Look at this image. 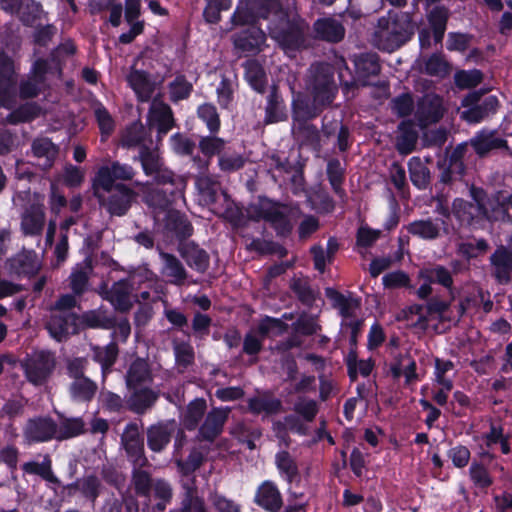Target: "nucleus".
I'll return each mask as SVG.
<instances>
[{
	"instance_id": "nucleus-1",
	"label": "nucleus",
	"mask_w": 512,
	"mask_h": 512,
	"mask_svg": "<svg viewBox=\"0 0 512 512\" xmlns=\"http://www.w3.org/2000/svg\"><path fill=\"white\" fill-rule=\"evenodd\" d=\"M416 30V23L410 12L389 11L388 16L378 19L373 33L375 46L384 52H394L409 42Z\"/></svg>"
},
{
	"instance_id": "nucleus-2",
	"label": "nucleus",
	"mask_w": 512,
	"mask_h": 512,
	"mask_svg": "<svg viewBox=\"0 0 512 512\" xmlns=\"http://www.w3.org/2000/svg\"><path fill=\"white\" fill-rule=\"evenodd\" d=\"M308 22L298 13L287 9L268 24L270 36L284 50L299 51L307 47Z\"/></svg>"
},
{
	"instance_id": "nucleus-3",
	"label": "nucleus",
	"mask_w": 512,
	"mask_h": 512,
	"mask_svg": "<svg viewBox=\"0 0 512 512\" xmlns=\"http://www.w3.org/2000/svg\"><path fill=\"white\" fill-rule=\"evenodd\" d=\"M251 211L253 221L268 223L278 238L287 239L291 236L294 225L290 218L289 204L271 199L266 195H259Z\"/></svg>"
},
{
	"instance_id": "nucleus-4",
	"label": "nucleus",
	"mask_w": 512,
	"mask_h": 512,
	"mask_svg": "<svg viewBox=\"0 0 512 512\" xmlns=\"http://www.w3.org/2000/svg\"><path fill=\"white\" fill-rule=\"evenodd\" d=\"M109 196L105 198L94 189V195L98 202L111 216L122 217L130 210L133 202L136 201L138 193L130 186L123 183H116Z\"/></svg>"
},
{
	"instance_id": "nucleus-5",
	"label": "nucleus",
	"mask_w": 512,
	"mask_h": 512,
	"mask_svg": "<svg viewBox=\"0 0 512 512\" xmlns=\"http://www.w3.org/2000/svg\"><path fill=\"white\" fill-rule=\"evenodd\" d=\"M311 88L312 96L328 105L332 104L337 93L332 65L325 62L312 65Z\"/></svg>"
},
{
	"instance_id": "nucleus-6",
	"label": "nucleus",
	"mask_w": 512,
	"mask_h": 512,
	"mask_svg": "<svg viewBox=\"0 0 512 512\" xmlns=\"http://www.w3.org/2000/svg\"><path fill=\"white\" fill-rule=\"evenodd\" d=\"M55 366L54 354L48 350L34 353L23 364L26 379L35 386L45 384L52 375Z\"/></svg>"
},
{
	"instance_id": "nucleus-7",
	"label": "nucleus",
	"mask_w": 512,
	"mask_h": 512,
	"mask_svg": "<svg viewBox=\"0 0 512 512\" xmlns=\"http://www.w3.org/2000/svg\"><path fill=\"white\" fill-rule=\"evenodd\" d=\"M315 96L310 97L303 92L293 93L291 101V118L293 125L307 124L316 119L329 107Z\"/></svg>"
},
{
	"instance_id": "nucleus-8",
	"label": "nucleus",
	"mask_w": 512,
	"mask_h": 512,
	"mask_svg": "<svg viewBox=\"0 0 512 512\" xmlns=\"http://www.w3.org/2000/svg\"><path fill=\"white\" fill-rule=\"evenodd\" d=\"M22 435L29 446L56 440V421L49 415L31 417L23 426Z\"/></svg>"
},
{
	"instance_id": "nucleus-9",
	"label": "nucleus",
	"mask_w": 512,
	"mask_h": 512,
	"mask_svg": "<svg viewBox=\"0 0 512 512\" xmlns=\"http://www.w3.org/2000/svg\"><path fill=\"white\" fill-rule=\"evenodd\" d=\"M181 186L182 183L179 181L176 187L166 186L150 189L144 195V202L157 213H168L169 210H175L181 202L185 201Z\"/></svg>"
},
{
	"instance_id": "nucleus-10",
	"label": "nucleus",
	"mask_w": 512,
	"mask_h": 512,
	"mask_svg": "<svg viewBox=\"0 0 512 512\" xmlns=\"http://www.w3.org/2000/svg\"><path fill=\"white\" fill-rule=\"evenodd\" d=\"M231 411L232 408L228 406L211 408L197 429L196 439L213 443L223 433Z\"/></svg>"
},
{
	"instance_id": "nucleus-11",
	"label": "nucleus",
	"mask_w": 512,
	"mask_h": 512,
	"mask_svg": "<svg viewBox=\"0 0 512 512\" xmlns=\"http://www.w3.org/2000/svg\"><path fill=\"white\" fill-rule=\"evenodd\" d=\"M17 96V75L13 59L0 50V106L10 109Z\"/></svg>"
},
{
	"instance_id": "nucleus-12",
	"label": "nucleus",
	"mask_w": 512,
	"mask_h": 512,
	"mask_svg": "<svg viewBox=\"0 0 512 512\" xmlns=\"http://www.w3.org/2000/svg\"><path fill=\"white\" fill-rule=\"evenodd\" d=\"M121 443L128 461L132 466H148L149 461L145 455L144 438L136 422H129L121 435Z\"/></svg>"
},
{
	"instance_id": "nucleus-13",
	"label": "nucleus",
	"mask_w": 512,
	"mask_h": 512,
	"mask_svg": "<svg viewBox=\"0 0 512 512\" xmlns=\"http://www.w3.org/2000/svg\"><path fill=\"white\" fill-rule=\"evenodd\" d=\"M134 176L135 170L131 165L113 161L110 165L98 169L93 180V188L111 192L116 180L129 181Z\"/></svg>"
},
{
	"instance_id": "nucleus-14",
	"label": "nucleus",
	"mask_w": 512,
	"mask_h": 512,
	"mask_svg": "<svg viewBox=\"0 0 512 512\" xmlns=\"http://www.w3.org/2000/svg\"><path fill=\"white\" fill-rule=\"evenodd\" d=\"M288 109L283 94L278 85L269 87L265 97L264 118L265 125L277 124L288 120Z\"/></svg>"
},
{
	"instance_id": "nucleus-15",
	"label": "nucleus",
	"mask_w": 512,
	"mask_h": 512,
	"mask_svg": "<svg viewBox=\"0 0 512 512\" xmlns=\"http://www.w3.org/2000/svg\"><path fill=\"white\" fill-rule=\"evenodd\" d=\"M444 115L442 98L436 94L425 95L417 102L415 118L421 128L439 122Z\"/></svg>"
},
{
	"instance_id": "nucleus-16",
	"label": "nucleus",
	"mask_w": 512,
	"mask_h": 512,
	"mask_svg": "<svg viewBox=\"0 0 512 512\" xmlns=\"http://www.w3.org/2000/svg\"><path fill=\"white\" fill-rule=\"evenodd\" d=\"M79 317L74 312H59L51 314L45 328L50 336L58 342L67 339L69 334L78 332Z\"/></svg>"
},
{
	"instance_id": "nucleus-17",
	"label": "nucleus",
	"mask_w": 512,
	"mask_h": 512,
	"mask_svg": "<svg viewBox=\"0 0 512 512\" xmlns=\"http://www.w3.org/2000/svg\"><path fill=\"white\" fill-rule=\"evenodd\" d=\"M175 420L158 421L146 429L147 446L154 453L163 452L176 432Z\"/></svg>"
},
{
	"instance_id": "nucleus-18",
	"label": "nucleus",
	"mask_w": 512,
	"mask_h": 512,
	"mask_svg": "<svg viewBox=\"0 0 512 512\" xmlns=\"http://www.w3.org/2000/svg\"><path fill=\"white\" fill-rule=\"evenodd\" d=\"M132 290L133 283L131 279L123 278L114 282L110 288L103 289L102 296L111 303L116 311L127 312L132 307Z\"/></svg>"
},
{
	"instance_id": "nucleus-19",
	"label": "nucleus",
	"mask_w": 512,
	"mask_h": 512,
	"mask_svg": "<svg viewBox=\"0 0 512 512\" xmlns=\"http://www.w3.org/2000/svg\"><path fill=\"white\" fill-rule=\"evenodd\" d=\"M177 250L186 264L194 271L204 274L209 269L210 255L195 241H182L178 243Z\"/></svg>"
},
{
	"instance_id": "nucleus-20",
	"label": "nucleus",
	"mask_w": 512,
	"mask_h": 512,
	"mask_svg": "<svg viewBox=\"0 0 512 512\" xmlns=\"http://www.w3.org/2000/svg\"><path fill=\"white\" fill-rule=\"evenodd\" d=\"M265 41V33L257 26H248L232 35L234 48L242 53H259Z\"/></svg>"
},
{
	"instance_id": "nucleus-21",
	"label": "nucleus",
	"mask_w": 512,
	"mask_h": 512,
	"mask_svg": "<svg viewBox=\"0 0 512 512\" xmlns=\"http://www.w3.org/2000/svg\"><path fill=\"white\" fill-rule=\"evenodd\" d=\"M141 15V0H125L124 19L130 25V29L119 35L120 44H130L137 36L143 34L145 21L139 20Z\"/></svg>"
},
{
	"instance_id": "nucleus-22",
	"label": "nucleus",
	"mask_w": 512,
	"mask_h": 512,
	"mask_svg": "<svg viewBox=\"0 0 512 512\" xmlns=\"http://www.w3.org/2000/svg\"><path fill=\"white\" fill-rule=\"evenodd\" d=\"M452 213L463 227H476L488 216V210L462 198L453 201Z\"/></svg>"
},
{
	"instance_id": "nucleus-23",
	"label": "nucleus",
	"mask_w": 512,
	"mask_h": 512,
	"mask_svg": "<svg viewBox=\"0 0 512 512\" xmlns=\"http://www.w3.org/2000/svg\"><path fill=\"white\" fill-rule=\"evenodd\" d=\"M45 222L46 213L44 204L34 202L22 213L20 223L21 231L25 236H40L44 230Z\"/></svg>"
},
{
	"instance_id": "nucleus-24",
	"label": "nucleus",
	"mask_w": 512,
	"mask_h": 512,
	"mask_svg": "<svg viewBox=\"0 0 512 512\" xmlns=\"http://www.w3.org/2000/svg\"><path fill=\"white\" fill-rule=\"evenodd\" d=\"M493 276L499 284L505 285L511 281L512 247L499 245L489 258Z\"/></svg>"
},
{
	"instance_id": "nucleus-25",
	"label": "nucleus",
	"mask_w": 512,
	"mask_h": 512,
	"mask_svg": "<svg viewBox=\"0 0 512 512\" xmlns=\"http://www.w3.org/2000/svg\"><path fill=\"white\" fill-rule=\"evenodd\" d=\"M470 145L480 157H486L494 150L507 149L508 141L500 137L495 130L482 129L470 139Z\"/></svg>"
},
{
	"instance_id": "nucleus-26",
	"label": "nucleus",
	"mask_w": 512,
	"mask_h": 512,
	"mask_svg": "<svg viewBox=\"0 0 512 512\" xmlns=\"http://www.w3.org/2000/svg\"><path fill=\"white\" fill-rule=\"evenodd\" d=\"M222 197L225 202V208L222 213L223 219L227 221L234 230H242L248 227L249 223L253 221V218H251V207L255 202H252L247 206L245 214L243 207L233 201L227 192H223Z\"/></svg>"
},
{
	"instance_id": "nucleus-27",
	"label": "nucleus",
	"mask_w": 512,
	"mask_h": 512,
	"mask_svg": "<svg viewBox=\"0 0 512 512\" xmlns=\"http://www.w3.org/2000/svg\"><path fill=\"white\" fill-rule=\"evenodd\" d=\"M128 390L130 394L126 399L127 409L137 415H144L159 399V393L146 386Z\"/></svg>"
},
{
	"instance_id": "nucleus-28",
	"label": "nucleus",
	"mask_w": 512,
	"mask_h": 512,
	"mask_svg": "<svg viewBox=\"0 0 512 512\" xmlns=\"http://www.w3.org/2000/svg\"><path fill=\"white\" fill-rule=\"evenodd\" d=\"M254 503L267 512H279L283 506V498L277 485L265 480L255 492Z\"/></svg>"
},
{
	"instance_id": "nucleus-29",
	"label": "nucleus",
	"mask_w": 512,
	"mask_h": 512,
	"mask_svg": "<svg viewBox=\"0 0 512 512\" xmlns=\"http://www.w3.org/2000/svg\"><path fill=\"white\" fill-rule=\"evenodd\" d=\"M354 66L358 82L368 86L371 84L369 79L378 76L381 71L380 57L373 52L361 53L355 56Z\"/></svg>"
},
{
	"instance_id": "nucleus-30",
	"label": "nucleus",
	"mask_w": 512,
	"mask_h": 512,
	"mask_svg": "<svg viewBox=\"0 0 512 512\" xmlns=\"http://www.w3.org/2000/svg\"><path fill=\"white\" fill-rule=\"evenodd\" d=\"M313 32L315 39L329 43H338L345 36L343 24L332 17L318 18L313 23Z\"/></svg>"
},
{
	"instance_id": "nucleus-31",
	"label": "nucleus",
	"mask_w": 512,
	"mask_h": 512,
	"mask_svg": "<svg viewBox=\"0 0 512 512\" xmlns=\"http://www.w3.org/2000/svg\"><path fill=\"white\" fill-rule=\"evenodd\" d=\"M282 409V401L270 391H264L260 395L247 399V410L252 415L258 416L264 413L266 416H272L280 413Z\"/></svg>"
},
{
	"instance_id": "nucleus-32",
	"label": "nucleus",
	"mask_w": 512,
	"mask_h": 512,
	"mask_svg": "<svg viewBox=\"0 0 512 512\" xmlns=\"http://www.w3.org/2000/svg\"><path fill=\"white\" fill-rule=\"evenodd\" d=\"M164 226L168 232L175 236L178 243L188 241L194 232V227L186 214L177 209L169 210L166 213Z\"/></svg>"
},
{
	"instance_id": "nucleus-33",
	"label": "nucleus",
	"mask_w": 512,
	"mask_h": 512,
	"mask_svg": "<svg viewBox=\"0 0 512 512\" xmlns=\"http://www.w3.org/2000/svg\"><path fill=\"white\" fill-rule=\"evenodd\" d=\"M399 134L396 136L395 148L400 155L411 154L418 142L419 134L412 120H402L398 124Z\"/></svg>"
},
{
	"instance_id": "nucleus-34",
	"label": "nucleus",
	"mask_w": 512,
	"mask_h": 512,
	"mask_svg": "<svg viewBox=\"0 0 512 512\" xmlns=\"http://www.w3.org/2000/svg\"><path fill=\"white\" fill-rule=\"evenodd\" d=\"M9 267L18 276L32 277L38 273L40 263L34 250H23L9 260Z\"/></svg>"
},
{
	"instance_id": "nucleus-35",
	"label": "nucleus",
	"mask_w": 512,
	"mask_h": 512,
	"mask_svg": "<svg viewBox=\"0 0 512 512\" xmlns=\"http://www.w3.org/2000/svg\"><path fill=\"white\" fill-rule=\"evenodd\" d=\"M207 414V402L202 397L191 400L181 413L180 422L187 431H195Z\"/></svg>"
},
{
	"instance_id": "nucleus-36",
	"label": "nucleus",
	"mask_w": 512,
	"mask_h": 512,
	"mask_svg": "<svg viewBox=\"0 0 512 512\" xmlns=\"http://www.w3.org/2000/svg\"><path fill=\"white\" fill-rule=\"evenodd\" d=\"M449 17L450 11L444 5H436L427 13L428 28L432 31L436 45L444 39Z\"/></svg>"
},
{
	"instance_id": "nucleus-37",
	"label": "nucleus",
	"mask_w": 512,
	"mask_h": 512,
	"mask_svg": "<svg viewBox=\"0 0 512 512\" xmlns=\"http://www.w3.org/2000/svg\"><path fill=\"white\" fill-rule=\"evenodd\" d=\"M59 423L56 422V440L64 441L78 437L86 432L82 417H67L56 412Z\"/></svg>"
},
{
	"instance_id": "nucleus-38",
	"label": "nucleus",
	"mask_w": 512,
	"mask_h": 512,
	"mask_svg": "<svg viewBox=\"0 0 512 512\" xmlns=\"http://www.w3.org/2000/svg\"><path fill=\"white\" fill-rule=\"evenodd\" d=\"M289 288L297 300L308 309H311L319 298V290L311 285L308 277H293Z\"/></svg>"
},
{
	"instance_id": "nucleus-39",
	"label": "nucleus",
	"mask_w": 512,
	"mask_h": 512,
	"mask_svg": "<svg viewBox=\"0 0 512 512\" xmlns=\"http://www.w3.org/2000/svg\"><path fill=\"white\" fill-rule=\"evenodd\" d=\"M243 67L244 78L250 88L259 94H264L268 85V77L264 67L255 59L247 60Z\"/></svg>"
},
{
	"instance_id": "nucleus-40",
	"label": "nucleus",
	"mask_w": 512,
	"mask_h": 512,
	"mask_svg": "<svg viewBox=\"0 0 512 512\" xmlns=\"http://www.w3.org/2000/svg\"><path fill=\"white\" fill-rule=\"evenodd\" d=\"M418 278L431 284H439L452 294L453 276L450 270L443 265L435 264L421 268L418 272Z\"/></svg>"
},
{
	"instance_id": "nucleus-41",
	"label": "nucleus",
	"mask_w": 512,
	"mask_h": 512,
	"mask_svg": "<svg viewBox=\"0 0 512 512\" xmlns=\"http://www.w3.org/2000/svg\"><path fill=\"white\" fill-rule=\"evenodd\" d=\"M127 82L142 102L149 101L154 92V84L150 80L148 72L133 69L127 76Z\"/></svg>"
},
{
	"instance_id": "nucleus-42",
	"label": "nucleus",
	"mask_w": 512,
	"mask_h": 512,
	"mask_svg": "<svg viewBox=\"0 0 512 512\" xmlns=\"http://www.w3.org/2000/svg\"><path fill=\"white\" fill-rule=\"evenodd\" d=\"M151 381V371L148 362L140 357L133 360L126 372L125 382L127 389L144 387L143 385Z\"/></svg>"
},
{
	"instance_id": "nucleus-43",
	"label": "nucleus",
	"mask_w": 512,
	"mask_h": 512,
	"mask_svg": "<svg viewBox=\"0 0 512 512\" xmlns=\"http://www.w3.org/2000/svg\"><path fill=\"white\" fill-rule=\"evenodd\" d=\"M33 156L44 158L42 169L47 171L52 168L59 153V147L48 137L35 138L31 144Z\"/></svg>"
},
{
	"instance_id": "nucleus-44",
	"label": "nucleus",
	"mask_w": 512,
	"mask_h": 512,
	"mask_svg": "<svg viewBox=\"0 0 512 512\" xmlns=\"http://www.w3.org/2000/svg\"><path fill=\"white\" fill-rule=\"evenodd\" d=\"M511 434L504 432V427L500 423L491 421L489 430L482 434V440L487 448H492L494 445L499 444L502 454L507 455L511 453Z\"/></svg>"
},
{
	"instance_id": "nucleus-45",
	"label": "nucleus",
	"mask_w": 512,
	"mask_h": 512,
	"mask_svg": "<svg viewBox=\"0 0 512 512\" xmlns=\"http://www.w3.org/2000/svg\"><path fill=\"white\" fill-rule=\"evenodd\" d=\"M150 122L151 126H156L157 142H161L163 137L175 126V119L171 107L162 103L152 111Z\"/></svg>"
},
{
	"instance_id": "nucleus-46",
	"label": "nucleus",
	"mask_w": 512,
	"mask_h": 512,
	"mask_svg": "<svg viewBox=\"0 0 512 512\" xmlns=\"http://www.w3.org/2000/svg\"><path fill=\"white\" fill-rule=\"evenodd\" d=\"M292 131L301 146L308 147L315 152L321 150V134L316 125L311 123L292 125Z\"/></svg>"
},
{
	"instance_id": "nucleus-47",
	"label": "nucleus",
	"mask_w": 512,
	"mask_h": 512,
	"mask_svg": "<svg viewBox=\"0 0 512 512\" xmlns=\"http://www.w3.org/2000/svg\"><path fill=\"white\" fill-rule=\"evenodd\" d=\"M196 187L201 200L207 205L216 204L222 193L221 183L208 175H201L196 178Z\"/></svg>"
},
{
	"instance_id": "nucleus-48",
	"label": "nucleus",
	"mask_w": 512,
	"mask_h": 512,
	"mask_svg": "<svg viewBox=\"0 0 512 512\" xmlns=\"http://www.w3.org/2000/svg\"><path fill=\"white\" fill-rule=\"evenodd\" d=\"M98 390L97 383L88 377L73 380L68 388L71 399L75 402H91Z\"/></svg>"
},
{
	"instance_id": "nucleus-49",
	"label": "nucleus",
	"mask_w": 512,
	"mask_h": 512,
	"mask_svg": "<svg viewBox=\"0 0 512 512\" xmlns=\"http://www.w3.org/2000/svg\"><path fill=\"white\" fill-rule=\"evenodd\" d=\"M410 181L418 190H426L431 184V172L420 157L414 156L408 161Z\"/></svg>"
},
{
	"instance_id": "nucleus-50",
	"label": "nucleus",
	"mask_w": 512,
	"mask_h": 512,
	"mask_svg": "<svg viewBox=\"0 0 512 512\" xmlns=\"http://www.w3.org/2000/svg\"><path fill=\"white\" fill-rule=\"evenodd\" d=\"M144 466H133L131 472V482L135 494L138 497L145 498L150 501L152 487L155 480L149 471L143 470Z\"/></svg>"
},
{
	"instance_id": "nucleus-51",
	"label": "nucleus",
	"mask_w": 512,
	"mask_h": 512,
	"mask_svg": "<svg viewBox=\"0 0 512 512\" xmlns=\"http://www.w3.org/2000/svg\"><path fill=\"white\" fill-rule=\"evenodd\" d=\"M275 464L280 475L289 484L300 480V472L297 462L288 451H279L275 456Z\"/></svg>"
},
{
	"instance_id": "nucleus-52",
	"label": "nucleus",
	"mask_w": 512,
	"mask_h": 512,
	"mask_svg": "<svg viewBox=\"0 0 512 512\" xmlns=\"http://www.w3.org/2000/svg\"><path fill=\"white\" fill-rule=\"evenodd\" d=\"M137 159L140 161L146 176H152L155 172H159V169L164 165L157 146L151 148L150 145H141Z\"/></svg>"
},
{
	"instance_id": "nucleus-53",
	"label": "nucleus",
	"mask_w": 512,
	"mask_h": 512,
	"mask_svg": "<svg viewBox=\"0 0 512 512\" xmlns=\"http://www.w3.org/2000/svg\"><path fill=\"white\" fill-rule=\"evenodd\" d=\"M160 257L164 262L163 273L172 278L174 284H184L187 280L188 273L182 262L174 254L167 252H160Z\"/></svg>"
},
{
	"instance_id": "nucleus-54",
	"label": "nucleus",
	"mask_w": 512,
	"mask_h": 512,
	"mask_svg": "<svg viewBox=\"0 0 512 512\" xmlns=\"http://www.w3.org/2000/svg\"><path fill=\"white\" fill-rule=\"evenodd\" d=\"M122 144L127 148L138 147L141 145H151L152 139L147 141V130L140 121L131 123L125 130L122 137Z\"/></svg>"
},
{
	"instance_id": "nucleus-55",
	"label": "nucleus",
	"mask_w": 512,
	"mask_h": 512,
	"mask_svg": "<svg viewBox=\"0 0 512 512\" xmlns=\"http://www.w3.org/2000/svg\"><path fill=\"white\" fill-rule=\"evenodd\" d=\"M498 105V98L494 95H489L485 97L478 106L463 112V117L469 122L478 123L490 114H494Z\"/></svg>"
},
{
	"instance_id": "nucleus-56",
	"label": "nucleus",
	"mask_w": 512,
	"mask_h": 512,
	"mask_svg": "<svg viewBox=\"0 0 512 512\" xmlns=\"http://www.w3.org/2000/svg\"><path fill=\"white\" fill-rule=\"evenodd\" d=\"M346 169L342 166L340 160L338 158H331L327 162L326 166V175L327 179L331 185L333 192L339 196L343 197L345 195V190L343 189V183L345 181Z\"/></svg>"
},
{
	"instance_id": "nucleus-57",
	"label": "nucleus",
	"mask_w": 512,
	"mask_h": 512,
	"mask_svg": "<svg viewBox=\"0 0 512 512\" xmlns=\"http://www.w3.org/2000/svg\"><path fill=\"white\" fill-rule=\"evenodd\" d=\"M250 4L252 5L255 14L259 19L269 20L278 18V16L283 15V13L287 10L284 8L280 0H251Z\"/></svg>"
},
{
	"instance_id": "nucleus-58",
	"label": "nucleus",
	"mask_w": 512,
	"mask_h": 512,
	"mask_svg": "<svg viewBox=\"0 0 512 512\" xmlns=\"http://www.w3.org/2000/svg\"><path fill=\"white\" fill-rule=\"evenodd\" d=\"M193 92V84L187 80L184 74H178L168 84L169 100L177 104L183 100H187Z\"/></svg>"
},
{
	"instance_id": "nucleus-59",
	"label": "nucleus",
	"mask_w": 512,
	"mask_h": 512,
	"mask_svg": "<svg viewBox=\"0 0 512 512\" xmlns=\"http://www.w3.org/2000/svg\"><path fill=\"white\" fill-rule=\"evenodd\" d=\"M152 491L154 498L157 500L152 506V512H164L173 497V490L170 483L163 478H157L155 479Z\"/></svg>"
},
{
	"instance_id": "nucleus-60",
	"label": "nucleus",
	"mask_w": 512,
	"mask_h": 512,
	"mask_svg": "<svg viewBox=\"0 0 512 512\" xmlns=\"http://www.w3.org/2000/svg\"><path fill=\"white\" fill-rule=\"evenodd\" d=\"M407 231L413 236L423 240H435L440 236V228L432 219H421L411 222L407 226Z\"/></svg>"
},
{
	"instance_id": "nucleus-61",
	"label": "nucleus",
	"mask_w": 512,
	"mask_h": 512,
	"mask_svg": "<svg viewBox=\"0 0 512 512\" xmlns=\"http://www.w3.org/2000/svg\"><path fill=\"white\" fill-rule=\"evenodd\" d=\"M196 114L205 125L210 134H218L221 128L220 115L213 103H203L197 107Z\"/></svg>"
},
{
	"instance_id": "nucleus-62",
	"label": "nucleus",
	"mask_w": 512,
	"mask_h": 512,
	"mask_svg": "<svg viewBox=\"0 0 512 512\" xmlns=\"http://www.w3.org/2000/svg\"><path fill=\"white\" fill-rule=\"evenodd\" d=\"M227 141L218 137L217 134L200 136L198 149L205 158L212 159L214 156H220L225 150Z\"/></svg>"
},
{
	"instance_id": "nucleus-63",
	"label": "nucleus",
	"mask_w": 512,
	"mask_h": 512,
	"mask_svg": "<svg viewBox=\"0 0 512 512\" xmlns=\"http://www.w3.org/2000/svg\"><path fill=\"white\" fill-rule=\"evenodd\" d=\"M40 114V107L38 104L29 102L20 105L18 108L11 111L7 117V123L11 125H18L20 123H28L36 119Z\"/></svg>"
},
{
	"instance_id": "nucleus-64",
	"label": "nucleus",
	"mask_w": 512,
	"mask_h": 512,
	"mask_svg": "<svg viewBox=\"0 0 512 512\" xmlns=\"http://www.w3.org/2000/svg\"><path fill=\"white\" fill-rule=\"evenodd\" d=\"M183 488L184 493L179 512H208L204 500L197 495L195 487L184 484Z\"/></svg>"
}]
</instances>
